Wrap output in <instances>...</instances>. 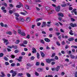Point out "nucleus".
I'll use <instances>...</instances> for the list:
<instances>
[{
  "label": "nucleus",
  "instance_id": "nucleus-1",
  "mask_svg": "<svg viewBox=\"0 0 77 77\" xmlns=\"http://www.w3.org/2000/svg\"><path fill=\"white\" fill-rule=\"evenodd\" d=\"M60 7L59 6H58L57 7L55 8L56 11L57 12H59V11H60Z\"/></svg>",
  "mask_w": 77,
  "mask_h": 77
},
{
  "label": "nucleus",
  "instance_id": "nucleus-2",
  "mask_svg": "<svg viewBox=\"0 0 77 77\" xmlns=\"http://www.w3.org/2000/svg\"><path fill=\"white\" fill-rule=\"evenodd\" d=\"M70 26L72 27H77V24L75 23L73 24L72 23H71L70 24Z\"/></svg>",
  "mask_w": 77,
  "mask_h": 77
},
{
  "label": "nucleus",
  "instance_id": "nucleus-3",
  "mask_svg": "<svg viewBox=\"0 0 77 77\" xmlns=\"http://www.w3.org/2000/svg\"><path fill=\"white\" fill-rule=\"evenodd\" d=\"M17 74V72L16 71H14L12 74V77H15Z\"/></svg>",
  "mask_w": 77,
  "mask_h": 77
},
{
  "label": "nucleus",
  "instance_id": "nucleus-4",
  "mask_svg": "<svg viewBox=\"0 0 77 77\" xmlns=\"http://www.w3.org/2000/svg\"><path fill=\"white\" fill-rule=\"evenodd\" d=\"M45 41L47 42H50V39L47 38H46L45 39Z\"/></svg>",
  "mask_w": 77,
  "mask_h": 77
},
{
  "label": "nucleus",
  "instance_id": "nucleus-5",
  "mask_svg": "<svg viewBox=\"0 0 77 77\" xmlns=\"http://www.w3.org/2000/svg\"><path fill=\"white\" fill-rule=\"evenodd\" d=\"M32 52L33 53H36V50L35 48H33L32 49Z\"/></svg>",
  "mask_w": 77,
  "mask_h": 77
},
{
  "label": "nucleus",
  "instance_id": "nucleus-6",
  "mask_svg": "<svg viewBox=\"0 0 77 77\" xmlns=\"http://www.w3.org/2000/svg\"><path fill=\"white\" fill-rule=\"evenodd\" d=\"M58 16H60V17H63V14L62 13H58Z\"/></svg>",
  "mask_w": 77,
  "mask_h": 77
},
{
  "label": "nucleus",
  "instance_id": "nucleus-7",
  "mask_svg": "<svg viewBox=\"0 0 77 77\" xmlns=\"http://www.w3.org/2000/svg\"><path fill=\"white\" fill-rule=\"evenodd\" d=\"M74 38L73 37L70 38L68 39V41L70 42L72 41H74Z\"/></svg>",
  "mask_w": 77,
  "mask_h": 77
},
{
  "label": "nucleus",
  "instance_id": "nucleus-8",
  "mask_svg": "<svg viewBox=\"0 0 77 77\" xmlns=\"http://www.w3.org/2000/svg\"><path fill=\"white\" fill-rule=\"evenodd\" d=\"M30 21V19L29 17H27L26 20V23H29Z\"/></svg>",
  "mask_w": 77,
  "mask_h": 77
},
{
  "label": "nucleus",
  "instance_id": "nucleus-9",
  "mask_svg": "<svg viewBox=\"0 0 77 77\" xmlns=\"http://www.w3.org/2000/svg\"><path fill=\"white\" fill-rule=\"evenodd\" d=\"M47 25V24H46V23L45 22H43L42 23V27H45V26H46Z\"/></svg>",
  "mask_w": 77,
  "mask_h": 77
},
{
  "label": "nucleus",
  "instance_id": "nucleus-10",
  "mask_svg": "<svg viewBox=\"0 0 77 77\" xmlns=\"http://www.w3.org/2000/svg\"><path fill=\"white\" fill-rule=\"evenodd\" d=\"M23 58V57H19V59H17V60L19 62H21L22 60V58Z\"/></svg>",
  "mask_w": 77,
  "mask_h": 77
},
{
  "label": "nucleus",
  "instance_id": "nucleus-11",
  "mask_svg": "<svg viewBox=\"0 0 77 77\" xmlns=\"http://www.w3.org/2000/svg\"><path fill=\"white\" fill-rule=\"evenodd\" d=\"M59 69H60V66H58L56 67L55 70L57 71H59Z\"/></svg>",
  "mask_w": 77,
  "mask_h": 77
},
{
  "label": "nucleus",
  "instance_id": "nucleus-12",
  "mask_svg": "<svg viewBox=\"0 0 77 77\" xmlns=\"http://www.w3.org/2000/svg\"><path fill=\"white\" fill-rule=\"evenodd\" d=\"M2 40L4 41V43H6V42H8V40L5 39V38L3 39Z\"/></svg>",
  "mask_w": 77,
  "mask_h": 77
},
{
  "label": "nucleus",
  "instance_id": "nucleus-13",
  "mask_svg": "<svg viewBox=\"0 0 77 77\" xmlns=\"http://www.w3.org/2000/svg\"><path fill=\"white\" fill-rule=\"evenodd\" d=\"M41 54L42 57H44L45 56V54L42 51L41 52Z\"/></svg>",
  "mask_w": 77,
  "mask_h": 77
},
{
  "label": "nucleus",
  "instance_id": "nucleus-14",
  "mask_svg": "<svg viewBox=\"0 0 77 77\" xmlns=\"http://www.w3.org/2000/svg\"><path fill=\"white\" fill-rule=\"evenodd\" d=\"M2 5H4L5 6H6V7H7L8 6V5L7 4V3H5V2H4L2 4Z\"/></svg>",
  "mask_w": 77,
  "mask_h": 77
},
{
  "label": "nucleus",
  "instance_id": "nucleus-15",
  "mask_svg": "<svg viewBox=\"0 0 77 77\" xmlns=\"http://www.w3.org/2000/svg\"><path fill=\"white\" fill-rule=\"evenodd\" d=\"M46 62L48 63H50L51 62L50 61V60L49 59H47L46 60Z\"/></svg>",
  "mask_w": 77,
  "mask_h": 77
},
{
  "label": "nucleus",
  "instance_id": "nucleus-16",
  "mask_svg": "<svg viewBox=\"0 0 77 77\" xmlns=\"http://www.w3.org/2000/svg\"><path fill=\"white\" fill-rule=\"evenodd\" d=\"M45 9L47 11H49L50 9V7L48 6H46L45 8Z\"/></svg>",
  "mask_w": 77,
  "mask_h": 77
},
{
  "label": "nucleus",
  "instance_id": "nucleus-17",
  "mask_svg": "<svg viewBox=\"0 0 77 77\" xmlns=\"http://www.w3.org/2000/svg\"><path fill=\"white\" fill-rule=\"evenodd\" d=\"M72 48H74L76 49L77 48V46L76 45H72L71 46Z\"/></svg>",
  "mask_w": 77,
  "mask_h": 77
},
{
  "label": "nucleus",
  "instance_id": "nucleus-18",
  "mask_svg": "<svg viewBox=\"0 0 77 77\" xmlns=\"http://www.w3.org/2000/svg\"><path fill=\"white\" fill-rule=\"evenodd\" d=\"M25 7L26 9H29V6L27 5H25Z\"/></svg>",
  "mask_w": 77,
  "mask_h": 77
},
{
  "label": "nucleus",
  "instance_id": "nucleus-19",
  "mask_svg": "<svg viewBox=\"0 0 77 77\" xmlns=\"http://www.w3.org/2000/svg\"><path fill=\"white\" fill-rule=\"evenodd\" d=\"M20 34L22 36H26V34L24 32H21Z\"/></svg>",
  "mask_w": 77,
  "mask_h": 77
},
{
  "label": "nucleus",
  "instance_id": "nucleus-20",
  "mask_svg": "<svg viewBox=\"0 0 77 77\" xmlns=\"http://www.w3.org/2000/svg\"><path fill=\"white\" fill-rule=\"evenodd\" d=\"M42 20V18H37L36 20V21L38 22L40 20Z\"/></svg>",
  "mask_w": 77,
  "mask_h": 77
},
{
  "label": "nucleus",
  "instance_id": "nucleus-21",
  "mask_svg": "<svg viewBox=\"0 0 77 77\" xmlns=\"http://www.w3.org/2000/svg\"><path fill=\"white\" fill-rule=\"evenodd\" d=\"M7 34H8V35H12V32L11 31H8L7 32Z\"/></svg>",
  "mask_w": 77,
  "mask_h": 77
},
{
  "label": "nucleus",
  "instance_id": "nucleus-22",
  "mask_svg": "<svg viewBox=\"0 0 77 77\" xmlns=\"http://www.w3.org/2000/svg\"><path fill=\"white\" fill-rule=\"evenodd\" d=\"M27 77H30L31 75H30V74H29L28 73H26V74Z\"/></svg>",
  "mask_w": 77,
  "mask_h": 77
},
{
  "label": "nucleus",
  "instance_id": "nucleus-23",
  "mask_svg": "<svg viewBox=\"0 0 77 77\" xmlns=\"http://www.w3.org/2000/svg\"><path fill=\"white\" fill-rule=\"evenodd\" d=\"M14 15H15L16 17H19V14H18L17 13H14Z\"/></svg>",
  "mask_w": 77,
  "mask_h": 77
},
{
  "label": "nucleus",
  "instance_id": "nucleus-24",
  "mask_svg": "<svg viewBox=\"0 0 77 77\" xmlns=\"http://www.w3.org/2000/svg\"><path fill=\"white\" fill-rule=\"evenodd\" d=\"M10 57L11 58H12V59H14V58H15V56L13 55H11Z\"/></svg>",
  "mask_w": 77,
  "mask_h": 77
},
{
  "label": "nucleus",
  "instance_id": "nucleus-25",
  "mask_svg": "<svg viewBox=\"0 0 77 77\" xmlns=\"http://www.w3.org/2000/svg\"><path fill=\"white\" fill-rule=\"evenodd\" d=\"M38 59H39V54L38 53H37L36 54Z\"/></svg>",
  "mask_w": 77,
  "mask_h": 77
},
{
  "label": "nucleus",
  "instance_id": "nucleus-26",
  "mask_svg": "<svg viewBox=\"0 0 77 77\" xmlns=\"http://www.w3.org/2000/svg\"><path fill=\"white\" fill-rule=\"evenodd\" d=\"M39 73H38V72H35V75L36 76H38V75H39Z\"/></svg>",
  "mask_w": 77,
  "mask_h": 77
},
{
  "label": "nucleus",
  "instance_id": "nucleus-27",
  "mask_svg": "<svg viewBox=\"0 0 77 77\" xmlns=\"http://www.w3.org/2000/svg\"><path fill=\"white\" fill-rule=\"evenodd\" d=\"M28 66L30 67L32 66V65L29 63L26 64V67H28Z\"/></svg>",
  "mask_w": 77,
  "mask_h": 77
},
{
  "label": "nucleus",
  "instance_id": "nucleus-28",
  "mask_svg": "<svg viewBox=\"0 0 77 77\" xmlns=\"http://www.w3.org/2000/svg\"><path fill=\"white\" fill-rule=\"evenodd\" d=\"M9 13L10 14H12L13 13V11L11 10H9Z\"/></svg>",
  "mask_w": 77,
  "mask_h": 77
},
{
  "label": "nucleus",
  "instance_id": "nucleus-29",
  "mask_svg": "<svg viewBox=\"0 0 77 77\" xmlns=\"http://www.w3.org/2000/svg\"><path fill=\"white\" fill-rule=\"evenodd\" d=\"M16 7L18 8H21V5H17L16 6Z\"/></svg>",
  "mask_w": 77,
  "mask_h": 77
},
{
  "label": "nucleus",
  "instance_id": "nucleus-30",
  "mask_svg": "<svg viewBox=\"0 0 77 77\" xmlns=\"http://www.w3.org/2000/svg\"><path fill=\"white\" fill-rule=\"evenodd\" d=\"M0 24L2 27H4V24H3V23L1 22L0 23Z\"/></svg>",
  "mask_w": 77,
  "mask_h": 77
},
{
  "label": "nucleus",
  "instance_id": "nucleus-31",
  "mask_svg": "<svg viewBox=\"0 0 77 77\" xmlns=\"http://www.w3.org/2000/svg\"><path fill=\"white\" fill-rule=\"evenodd\" d=\"M66 6V4H64L61 5V6H62V7H65Z\"/></svg>",
  "mask_w": 77,
  "mask_h": 77
},
{
  "label": "nucleus",
  "instance_id": "nucleus-32",
  "mask_svg": "<svg viewBox=\"0 0 77 77\" xmlns=\"http://www.w3.org/2000/svg\"><path fill=\"white\" fill-rule=\"evenodd\" d=\"M23 43L24 44H27V41L26 40L24 41L23 42Z\"/></svg>",
  "mask_w": 77,
  "mask_h": 77
},
{
  "label": "nucleus",
  "instance_id": "nucleus-33",
  "mask_svg": "<svg viewBox=\"0 0 77 77\" xmlns=\"http://www.w3.org/2000/svg\"><path fill=\"white\" fill-rule=\"evenodd\" d=\"M3 55H4V54H3V53H1L0 54V57H3Z\"/></svg>",
  "mask_w": 77,
  "mask_h": 77
},
{
  "label": "nucleus",
  "instance_id": "nucleus-34",
  "mask_svg": "<svg viewBox=\"0 0 77 77\" xmlns=\"http://www.w3.org/2000/svg\"><path fill=\"white\" fill-rule=\"evenodd\" d=\"M70 57L71 59H74V58H75V56L74 55H71Z\"/></svg>",
  "mask_w": 77,
  "mask_h": 77
},
{
  "label": "nucleus",
  "instance_id": "nucleus-35",
  "mask_svg": "<svg viewBox=\"0 0 77 77\" xmlns=\"http://www.w3.org/2000/svg\"><path fill=\"white\" fill-rule=\"evenodd\" d=\"M37 69H38V71H39V72L40 71H41V70H42V69L40 68H38Z\"/></svg>",
  "mask_w": 77,
  "mask_h": 77
},
{
  "label": "nucleus",
  "instance_id": "nucleus-36",
  "mask_svg": "<svg viewBox=\"0 0 77 77\" xmlns=\"http://www.w3.org/2000/svg\"><path fill=\"white\" fill-rule=\"evenodd\" d=\"M18 76H20L21 75H23V73H18L17 74Z\"/></svg>",
  "mask_w": 77,
  "mask_h": 77
},
{
  "label": "nucleus",
  "instance_id": "nucleus-37",
  "mask_svg": "<svg viewBox=\"0 0 77 77\" xmlns=\"http://www.w3.org/2000/svg\"><path fill=\"white\" fill-rule=\"evenodd\" d=\"M15 65V63H12L11 64V66H14Z\"/></svg>",
  "mask_w": 77,
  "mask_h": 77
},
{
  "label": "nucleus",
  "instance_id": "nucleus-38",
  "mask_svg": "<svg viewBox=\"0 0 77 77\" xmlns=\"http://www.w3.org/2000/svg\"><path fill=\"white\" fill-rule=\"evenodd\" d=\"M19 52V51H18V50H16L14 51V53H18Z\"/></svg>",
  "mask_w": 77,
  "mask_h": 77
},
{
  "label": "nucleus",
  "instance_id": "nucleus-39",
  "mask_svg": "<svg viewBox=\"0 0 77 77\" xmlns=\"http://www.w3.org/2000/svg\"><path fill=\"white\" fill-rule=\"evenodd\" d=\"M35 64H36V65H37V66H38L39 65V62H36Z\"/></svg>",
  "mask_w": 77,
  "mask_h": 77
},
{
  "label": "nucleus",
  "instance_id": "nucleus-40",
  "mask_svg": "<svg viewBox=\"0 0 77 77\" xmlns=\"http://www.w3.org/2000/svg\"><path fill=\"white\" fill-rule=\"evenodd\" d=\"M21 30L20 29H19L18 30V33H19V34H21Z\"/></svg>",
  "mask_w": 77,
  "mask_h": 77
},
{
  "label": "nucleus",
  "instance_id": "nucleus-41",
  "mask_svg": "<svg viewBox=\"0 0 77 77\" xmlns=\"http://www.w3.org/2000/svg\"><path fill=\"white\" fill-rule=\"evenodd\" d=\"M28 2L29 4H32V2L31 0H28Z\"/></svg>",
  "mask_w": 77,
  "mask_h": 77
},
{
  "label": "nucleus",
  "instance_id": "nucleus-42",
  "mask_svg": "<svg viewBox=\"0 0 77 77\" xmlns=\"http://www.w3.org/2000/svg\"><path fill=\"white\" fill-rule=\"evenodd\" d=\"M20 42V40H17L16 42V44H18Z\"/></svg>",
  "mask_w": 77,
  "mask_h": 77
},
{
  "label": "nucleus",
  "instance_id": "nucleus-43",
  "mask_svg": "<svg viewBox=\"0 0 77 77\" xmlns=\"http://www.w3.org/2000/svg\"><path fill=\"white\" fill-rule=\"evenodd\" d=\"M1 74L2 75V76H5V75L4 74V72H1Z\"/></svg>",
  "mask_w": 77,
  "mask_h": 77
},
{
  "label": "nucleus",
  "instance_id": "nucleus-44",
  "mask_svg": "<svg viewBox=\"0 0 77 77\" xmlns=\"http://www.w3.org/2000/svg\"><path fill=\"white\" fill-rule=\"evenodd\" d=\"M9 5L10 6V7H11V8H13L14 7V5H13L12 4H9Z\"/></svg>",
  "mask_w": 77,
  "mask_h": 77
},
{
  "label": "nucleus",
  "instance_id": "nucleus-45",
  "mask_svg": "<svg viewBox=\"0 0 77 77\" xmlns=\"http://www.w3.org/2000/svg\"><path fill=\"white\" fill-rule=\"evenodd\" d=\"M76 11V9H74L72 11V13H73L74 12H75Z\"/></svg>",
  "mask_w": 77,
  "mask_h": 77
},
{
  "label": "nucleus",
  "instance_id": "nucleus-46",
  "mask_svg": "<svg viewBox=\"0 0 77 77\" xmlns=\"http://www.w3.org/2000/svg\"><path fill=\"white\" fill-rule=\"evenodd\" d=\"M35 59V57H32L31 58H30V59H31V60H34V59Z\"/></svg>",
  "mask_w": 77,
  "mask_h": 77
},
{
  "label": "nucleus",
  "instance_id": "nucleus-47",
  "mask_svg": "<svg viewBox=\"0 0 77 77\" xmlns=\"http://www.w3.org/2000/svg\"><path fill=\"white\" fill-rule=\"evenodd\" d=\"M13 13H14V12H15V11H16V9L14 8L13 9Z\"/></svg>",
  "mask_w": 77,
  "mask_h": 77
},
{
  "label": "nucleus",
  "instance_id": "nucleus-48",
  "mask_svg": "<svg viewBox=\"0 0 77 77\" xmlns=\"http://www.w3.org/2000/svg\"><path fill=\"white\" fill-rule=\"evenodd\" d=\"M7 50L8 51H11V49L9 48H7Z\"/></svg>",
  "mask_w": 77,
  "mask_h": 77
},
{
  "label": "nucleus",
  "instance_id": "nucleus-49",
  "mask_svg": "<svg viewBox=\"0 0 77 77\" xmlns=\"http://www.w3.org/2000/svg\"><path fill=\"white\" fill-rule=\"evenodd\" d=\"M20 14H22V15H26V13H24V12H20Z\"/></svg>",
  "mask_w": 77,
  "mask_h": 77
},
{
  "label": "nucleus",
  "instance_id": "nucleus-50",
  "mask_svg": "<svg viewBox=\"0 0 77 77\" xmlns=\"http://www.w3.org/2000/svg\"><path fill=\"white\" fill-rule=\"evenodd\" d=\"M41 65H42V66H44L45 65H44V63H42V62L41 63Z\"/></svg>",
  "mask_w": 77,
  "mask_h": 77
},
{
  "label": "nucleus",
  "instance_id": "nucleus-51",
  "mask_svg": "<svg viewBox=\"0 0 77 77\" xmlns=\"http://www.w3.org/2000/svg\"><path fill=\"white\" fill-rule=\"evenodd\" d=\"M54 56H55V53L53 54L51 56V57H54Z\"/></svg>",
  "mask_w": 77,
  "mask_h": 77
},
{
  "label": "nucleus",
  "instance_id": "nucleus-52",
  "mask_svg": "<svg viewBox=\"0 0 77 77\" xmlns=\"http://www.w3.org/2000/svg\"><path fill=\"white\" fill-rule=\"evenodd\" d=\"M4 13H6L7 12V11L6 10H3L2 11Z\"/></svg>",
  "mask_w": 77,
  "mask_h": 77
},
{
  "label": "nucleus",
  "instance_id": "nucleus-53",
  "mask_svg": "<svg viewBox=\"0 0 77 77\" xmlns=\"http://www.w3.org/2000/svg\"><path fill=\"white\" fill-rule=\"evenodd\" d=\"M75 77H77V71L75 72Z\"/></svg>",
  "mask_w": 77,
  "mask_h": 77
},
{
  "label": "nucleus",
  "instance_id": "nucleus-54",
  "mask_svg": "<svg viewBox=\"0 0 77 77\" xmlns=\"http://www.w3.org/2000/svg\"><path fill=\"white\" fill-rule=\"evenodd\" d=\"M56 34L57 36H59L60 35V33L59 32H56Z\"/></svg>",
  "mask_w": 77,
  "mask_h": 77
},
{
  "label": "nucleus",
  "instance_id": "nucleus-55",
  "mask_svg": "<svg viewBox=\"0 0 77 77\" xmlns=\"http://www.w3.org/2000/svg\"><path fill=\"white\" fill-rule=\"evenodd\" d=\"M13 33L14 34H16V33H17V31H16L15 30H13Z\"/></svg>",
  "mask_w": 77,
  "mask_h": 77
},
{
  "label": "nucleus",
  "instance_id": "nucleus-56",
  "mask_svg": "<svg viewBox=\"0 0 77 77\" xmlns=\"http://www.w3.org/2000/svg\"><path fill=\"white\" fill-rule=\"evenodd\" d=\"M4 59H5V60H6V61L8 60V58H7V57H4Z\"/></svg>",
  "mask_w": 77,
  "mask_h": 77
},
{
  "label": "nucleus",
  "instance_id": "nucleus-57",
  "mask_svg": "<svg viewBox=\"0 0 77 77\" xmlns=\"http://www.w3.org/2000/svg\"><path fill=\"white\" fill-rule=\"evenodd\" d=\"M42 34H46V32L44 31H42Z\"/></svg>",
  "mask_w": 77,
  "mask_h": 77
},
{
  "label": "nucleus",
  "instance_id": "nucleus-58",
  "mask_svg": "<svg viewBox=\"0 0 77 77\" xmlns=\"http://www.w3.org/2000/svg\"><path fill=\"white\" fill-rule=\"evenodd\" d=\"M5 65H8L9 64V63L8 62H6L5 63Z\"/></svg>",
  "mask_w": 77,
  "mask_h": 77
},
{
  "label": "nucleus",
  "instance_id": "nucleus-59",
  "mask_svg": "<svg viewBox=\"0 0 77 77\" xmlns=\"http://www.w3.org/2000/svg\"><path fill=\"white\" fill-rule=\"evenodd\" d=\"M41 23L38 22L37 23V25L38 26H39L40 25H41Z\"/></svg>",
  "mask_w": 77,
  "mask_h": 77
},
{
  "label": "nucleus",
  "instance_id": "nucleus-60",
  "mask_svg": "<svg viewBox=\"0 0 77 77\" xmlns=\"http://www.w3.org/2000/svg\"><path fill=\"white\" fill-rule=\"evenodd\" d=\"M21 54L22 55H25L26 53L24 52H23L21 53Z\"/></svg>",
  "mask_w": 77,
  "mask_h": 77
},
{
  "label": "nucleus",
  "instance_id": "nucleus-61",
  "mask_svg": "<svg viewBox=\"0 0 77 77\" xmlns=\"http://www.w3.org/2000/svg\"><path fill=\"white\" fill-rule=\"evenodd\" d=\"M41 42L42 44H44V40H41Z\"/></svg>",
  "mask_w": 77,
  "mask_h": 77
},
{
  "label": "nucleus",
  "instance_id": "nucleus-62",
  "mask_svg": "<svg viewBox=\"0 0 77 77\" xmlns=\"http://www.w3.org/2000/svg\"><path fill=\"white\" fill-rule=\"evenodd\" d=\"M7 76H8V77H11V74H10L9 73H8L7 74Z\"/></svg>",
  "mask_w": 77,
  "mask_h": 77
},
{
  "label": "nucleus",
  "instance_id": "nucleus-63",
  "mask_svg": "<svg viewBox=\"0 0 77 77\" xmlns=\"http://www.w3.org/2000/svg\"><path fill=\"white\" fill-rule=\"evenodd\" d=\"M65 61H66V62H69V59H66L65 60Z\"/></svg>",
  "mask_w": 77,
  "mask_h": 77
},
{
  "label": "nucleus",
  "instance_id": "nucleus-64",
  "mask_svg": "<svg viewBox=\"0 0 77 77\" xmlns=\"http://www.w3.org/2000/svg\"><path fill=\"white\" fill-rule=\"evenodd\" d=\"M53 30V28H50L49 29V31H52Z\"/></svg>",
  "mask_w": 77,
  "mask_h": 77
}]
</instances>
